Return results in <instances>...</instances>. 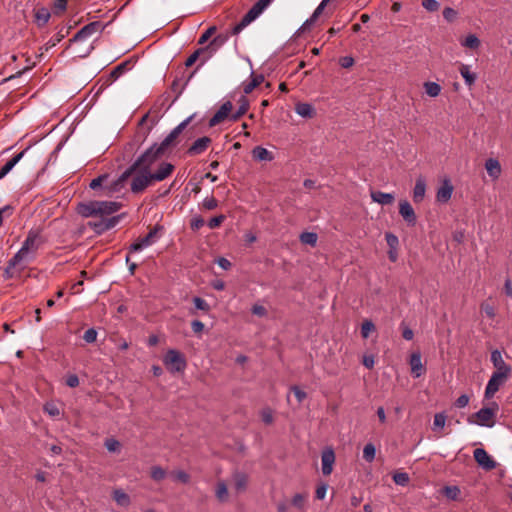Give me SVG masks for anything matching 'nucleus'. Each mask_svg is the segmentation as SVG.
Segmentation results:
<instances>
[{
    "instance_id": "33",
    "label": "nucleus",
    "mask_w": 512,
    "mask_h": 512,
    "mask_svg": "<svg viewBox=\"0 0 512 512\" xmlns=\"http://www.w3.org/2000/svg\"><path fill=\"white\" fill-rule=\"evenodd\" d=\"M50 12L46 8L38 9L35 13V19L38 26H44L50 19Z\"/></svg>"
},
{
    "instance_id": "34",
    "label": "nucleus",
    "mask_w": 512,
    "mask_h": 512,
    "mask_svg": "<svg viewBox=\"0 0 512 512\" xmlns=\"http://www.w3.org/2000/svg\"><path fill=\"white\" fill-rule=\"evenodd\" d=\"M264 80L263 75H256L252 78V80L243 86V91L245 94L251 93L258 85L262 83Z\"/></svg>"
},
{
    "instance_id": "36",
    "label": "nucleus",
    "mask_w": 512,
    "mask_h": 512,
    "mask_svg": "<svg viewBox=\"0 0 512 512\" xmlns=\"http://www.w3.org/2000/svg\"><path fill=\"white\" fill-rule=\"evenodd\" d=\"M461 45L470 49H477L480 46V40L476 35L470 34L461 42Z\"/></svg>"
},
{
    "instance_id": "32",
    "label": "nucleus",
    "mask_w": 512,
    "mask_h": 512,
    "mask_svg": "<svg viewBox=\"0 0 512 512\" xmlns=\"http://www.w3.org/2000/svg\"><path fill=\"white\" fill-rule=\"evenodd\" d=\"M115 502L122 507H127L130 504V498L123 490L118 489L113 493Z\"/></svg>"
},
{
    "instance_id": "28",
    "label": "nucleus",
    "mask_w": 512,
    "mask_h": 512,
    "mask_svg": "<svg viewBox=\"0 0 512 512\" xmlns=\"http://www.w3.org/2000/svg\"><path fill=\"white\" fill-rule=\"evenodd\" d=\"M253 158L258 161H272L273 155L266 148L257 146L252 150Z\"/></svg>"
},
{
    "instance_id": "15",
    "label": "nucleus",
    "mask_w": 512,
    "mask_h": 512,
    "mask_svg": "<svg viewBox=\"0 0 512 512\" xmlns=\"http://www.w3.org/2000/svg\"><path fill=\"white\" fill-rule=\"evenodd\" d=\"M120 204L115 201H97V216H108L120 209Z\"/></svg>"
},
{
    "instance_id": "21",
    "label": "nucleus",
    "mask_w": 512,
    "mask_h": 512,
    "mask_svg": "<svg viewBox=\"0 0 512 512\" xmlns=\"http://www.w3.org/2000/svg\"><path fill=\"white\" fill-rule=\"evenodd\" d=\"M485 169L492 179H498L501 175V165L497 159L489 158L486 160Z\"/></svg>"
},
{
    "instance_id": "1",
    "label": "nucleus",
    "mask_w": 512,
    "mask_h": 512,
    "mask_svg": "<svg viewBox=\"0 0 512 512\" xmlns=\"http://www.w3.org/2000/svg\"><path fill=\"white\" fill-rule=\"evenodd\" d=\"M164 152L157 144H153L142 153L130 166L135 176L131 181V191L140 193L153 182H160L168 178L174 171V165L168 162H160L156 170H153Z\"/></svg>"
},
{
    "instance_id": "44",
    "label": "nucleus",
    "mask_w": 512,
    "mask_h": 512,
    "mask_svg": "<svg viewBox=\"0 0 512 512\" xmlns=\"http://www.w3.org/2000/svg\"><path fill=\"white\" fill-rule=\"evenodd\" d=\"M107 180H108V175L107 174L100 175L97 178H94L90 182V188L95 190V189H97L99 187H103L104 183L105 184L108 183Z\"/></svg>"
},
{
    "instance_id": "3",
    "label": "nucleus",
    "mask_w": 512,
    "mask_h": 512,
    "mask_svg": "<svg viewBox=\"0 0 512 512\" xmlns=\"http://www.w3.org/2000/svg\"><path fill=\"white\" fill-rule=\"evenodd\" d=\"M273 0H258L232 29V34H239L245 27L256 20L272 3Z\"/></svg>"
},
{
    "instance_id": "53",
    "label": "nucleus",
    "mask_w": 512,
    "mask_h": 512,
    "mask_svg": "<svg viewBox=\"0 0 512 512\" xmlns=\"http://www.w3.org/2000/svg\"><path fill=\"white\" fill-rule=\"evenodd\" d=\"M481 311L489 318H494L496 315L494 307L487 302L481 304Z\"/></svg>"
},
{
    "instance_id": "25",
    "label": "nucleus",
    "mask_w": 512,
    "mask_h": 512,
    "mask_svg": "<svg viewBox=\"0 0 512 512\" xmlns=\"http://www.w3.org/2000/svg\"><path fill=\"white\" fill-rule=\"evenodd\" d=\"M459 72H460L461 76L463 77L465 84L468 87H471L475 83V81L477 79V75L475 73L471 72L469 65L463 64V63L460 64Z\"/></svg>"
},
{
    "instance_id": "7",
    "label": "nucleus",
    "mask_w": 512,
    "mask_h": 512,
    "mask_svg": "<svg viewBox=\"0 0 512 512\" xmlns=\"http://www.w3.org/2000/svg\"><path fill=\"white\" fill-rule=\"evenodd\" d=\"M510 378L505 374H498L493 372L485 389V397L492 398L502 385Z\"/></svg>"
},
{
    "instance_id": "29",
    "label": "nucleus",
    "mask_w": 512,
    "mask_h": 512,
    "mask_svg": "<svg viewBox=\"0 0 512 512\" xmlns=\"http://www.w3.org/2000/svg\"><path fill=\"white\" fill-rule=\"evenodd\" d=\"M239 103V108L236 110V112L230 115V120L232 121H237L241 116H243L247 112L249 108V101L245 96L240 97Z\"/></svg>"
},
{
    "instance_id": "26",
    "label": "nucleus",
    "mask_w": 512,
    "mask_h": 512,
    "mask_svg": "<svg viewBox=\"0 0 512 512\" xmlns=\"http://www.w3.org/2000/svg\"><path fill=\"white\" fill-rule=\"evenodd\" d=\"M295 112L303 118H312L315 115L314 107L309 103H297Z\"/></svg>"
},
{
    "instance_id": "41",
    "label": "nucleus",
    "mask_w": 512,
    "mask_h": 512,
    "mask_svg": "<svg viewBox=\"0 0 512 512\" xmlns=\"http://www.w3.org/2000/svg\"><path fill=\"white\" fill-rule=\"evenodd\" d=\"M234 484L235 489L238 491H242L245 489L247 484V477L242 473H237L234 475Z\"/></svg>"
},
{
    "instance_id": "23",
    "label": "nucleus",
    "mask_w": 512,
    "mask_h": 512,
    "mask_svg": "<svg viewBox=\"0 0 512 512\" xmlns=\"http://www.w3.org/2000/svg\"><path fill=\"white\" fill-rule=\"evenodd\" d=\"M96 206L97 201L81 203L78 206V213L85 218L97 216Z\"/></svg>"
},
{
    "instance_id": "47",
    "label": "nucleus",
    "mask_w": 512,
    "mask_h": 512,
    "mask_svg": "<svg viewBox=\"0 0 512 512\" xmlns=\"http://www.w3.org/2000/svg\"><path fill=\"white\" fill-rule=\"evenodd\" d=\"M105 447L109 452H118L120 450V442L114 438L107 439L105 441Z\"/></svg>"
},
{
    "instance_id": "13",
    "label": "nucleus",
    "mask_w": 512,
    "mask_h": 512,
    "mask_svg": "<svg viewBox=\"0 0 512 512\" xmlns=\"http://www.w3.org/2000/svg\"><path fill=\"white\" fill-rule=\"evenodd\" d=\"M119 222V217L118 216H113V217H110V218H103L99 221H91L89 222V226L91 228H93V230L98 233V234H101L111 228H113L114 226H116Z\"/></svg>"
},
{
    "instance_id": "52",
    "label": "nucleus",
    "mask_w": 512,
    "mask_h": 512,
    "mask_svg": "<svg viewBox=\"0 0 512 512\" xmlns=\"http://www.w3.org/2000/svg\"><path fill=\"white\" fill-rule=\"evenodd\" d=\"M216 31V27L215 26H211L209 27L199 38L198 40V44L200 45H203L204 43H206L209 38L215 33Z\"/></svg>"
},
{
    "instance_id": "19",
    "label": "nucleus",
    "mask_w": 512,
    "mask_h": 512,
    "mask_svg": "<svg viewBox=\"0 0 512 512\" xmlns=\"http://www.w3.org/2000/svg\"><path fill=\"white\" fill-rule=\"evenodd\" d=\"M409 364L411 367V373H412L413 377L419 378L420 376H422L424 374L425 367L422 364L420 352H413L410 355Z\"/></svg>"
},
{
    "instance_id": "24",
    "label": "nucleus",
    "mask_w": 512,
    "mask_h": 512,
    "mask_svg": "<svg viewBox=\"0 0 512 512\" xmlns=\"http://www.w3.org/2000/svg\"><path fill=\"white\" fill-rule=\"evenodd\" d=\"M371 198L374 202L381 205H390L395 199L392 193H385L381 191L371 192Z\"/></svg>"
},
{
    "instance_id": "40",
    "label": "nucleus",
    "mask_w": 512,
    "mask_h": 512,
    "mask_svg": "<svg viewBox=\"0 0 512 512\" xmlns=\"http://www.w3.org/2000/svg\"><path fill=\"white\" fill-rule=\"evenodd\" d=\"M373 331H375L374 323L371 320H365L361 325V336L367 339Z\"/></svg>"
},
{
    "instance_id": "48",
    "label": "nucleus",
    "mask_w": 512,
    "mask_h": 512,
    "mask_svg": "<svg viewBox=\"0 0 512 512\" xmlns=\"http://www.w3.org/2000/svg\"><path fill=\"white\" fill-rule=\"evenodd\" d=\"M306 498H307L306 494L298 493L293 497L292 504L295 507H297L298 509H303Z\"/></svg>"
},
{
    "instance_id": "59",
    "label": "nucleus",
    "mask_w": 512,
    "mask_h": 512,
    "mask_svg": "<svg viewBox=\"0 0 512 512\" xmlns=\"http://www.w3.org/2000/svg\"><path fill=\"white\" fill-rule=\"evenodd\" d=\"M456 15L457 13L453 8L446 7L443 10V17L449 22L453 21L456 18Z\"/></svg>"
},
{
    "instance_id": "5",
    "label": "nucleus",
    "mask_w": 512,
    "mask_h": 512,
    "mask_svg": "<svg viewBox=\"0 0 512 512\" xmlns=\"http://www.w3.org/2000/svg\"><path fill=\"white\" fill-rule=\"evenodd\" d=\"M133 173V168L129 167L117 179L104 184L103 189L106 191V194L110 195L122 191Z\"/></svg>"
},
{
    "instance_id": "16",
    "label": "nucleus",
    "mask_w": 512,
    "mask_h": 512,
    "mask_svg": "<svg viewBox=\"0 0 512 512\" xmlns=\"http://www.w3.org/2000/svg\"><path fill=\"white\" fill-rule=\"evenodd\" d=\"M322 462V473L324 475H330L333 470V465L335 462V453L333 449L326 448L321 455Z\"/></svg>"
},
{
    "instance_id": "9",
    "label": "nucleus",
    "mask_w": 512,
    "mask_h": 512,
    "mask_svg": "<svg viewBox=\"0 0 512 512\" xmlns=\"http://www.w3.org/2000/svg\"><path fill=\"white\" fill-rule=\"evenodd\" d=\"M159 230V227H154L146 236L138 239L136 242L131 244L130 251L139 252L154 244L157 241V233Z\"/></svg>"
},
{
    "instance_id": "58",
    "label": "nucleus",
    "mask_w": 512,
    "mask_h": 512,
    "mask_svg": "<svg viewBox=\"0 0 512 512\" xmlns=\"http://www.w3.org/2000/svg\"><path fill=\"white\" fill-rule=\"evenodd\" d=\"M204 50H206V49H205V48H204V49H198V50H196L194 53H192V54L187 58V60H186V62H185V65H186L187 67L192 66V65L196 62V60L198 59V57H199L200 53H201L202 51H204Z\"/></svg>"
},
{
    "instance_id": "62",
    "label": "nucleus",
    "mask_w": 512,
    "mask_h": 512,
    "mask_svg": "<svg viewBox=\"0 0 512 512\" xmlns=\"http://www.w3.org/2000/svg\"><path fill=\"white\" fill-rule=\"evenodd\" d=\"M66 384L67 386L71 388H75L79 385V378L76 374H70L66 378Z\"/></svg>"
},
{
    "instance_id": "63",
    "label": "nucleus",
    "mask_w": 512,
    "mask_h": 512,
    "mask_svg": "<svg viewBox=\"0 0 512 512\" xmlns=\"http://www.w3.org/2000/svg\"><path fill=\"white\" fill-rule=\"evenodd\" d=\"M128 67V62H123L119 64L111 73L112 76L118 77L119 75L123 74Z\"/></svg>"
},
{
    "instance_id": "2",
    "label": "nucleus",
    "mask_w": 512,
    "mask_h": 512,
    "mask_svg": "<svg viewBox=\"0 0 512 512\" xmlns=\"http://www.w3.org/2000/svg\"><path fill=\"white\" fill-rule=\"evenodd\" d=\"M42 243L38 232L30 230L21 248L10 259V267H19V271L25 269L26 264L33 261Z\"/></svg>"
},
{
    "instance_id": "42",
    "label": "nucleus",
    "mask_w": 512,
    "mask_h": 512,
    "mask_svg": "<svg viewBox=\"0 0 512 512\" xmlns=\"http://www.w3.org/2000/svg\"><path fill=\"white\" fill-rule=\"evenodd\" d=\"M443 494L450 500H456L460 494V489L457 486H446L443 489Z\"/></svg>"
},
{
    "instance_id": "38",
    "label": "nucleus",
    "mask_w": 512,
    "mask_h": 512,
    "mask_svg": "<svg viewBox=\"0 0 512 512\" xmlns=\"http://www.w3.org/2000/svg\"><path fill=\"white\" fill-rule=\"evenodd\" d=\"M216 497L219 501L224 502L228 498V489L224 482H219L215 491Z\"/></svg>"
},
{
    "instance_id": "51",
    "label": "nucleus",
    "mask_w": 512,
    "mask_h": 512,
    "mask_svg": "<svg viewBox=\"0 0 512 512\" xmlns=\"http://www.w3.org/2000/svg\"><path fill=\"white\" fill-rule=\"evenodd\" d=\"M174 480L182 482V483H188L190 480V476L183 470H178L173 472L172 474Z\"/></svg>"
},
{
    "instance_id": "22",
    "label": "nucleus",
    "mask_w": 512,
    "mask_h": 512,
    "mask_svg": "<svg viewBox=\"0 0 512 512\" xmlns=\"http://www.w3.org/2000/svg\"><path fill=\"white\" fill-rule=\"evenodd\" d=\"M426 192V182L425 179L419 177L416 180L414 189H413V200L414 202H421L425 197Z\"/></svg>"
},
{
    "instance_id": "6",
    "label": "nucleus",
    "mask_w": 512,
    "mask_h": 512,
    "mask_svg": "<svg viewBox=\"0 0 512 512\" xmlns=\"http://www.w3.org/2000/svg\"><path fill=\"white\" fill-rule=\"evenodd\" d=\"M164 363L172 372H181L186 367L184 357L176 350L170 349L164 357Z\"/></svg>"
},
{
    "instance_id": "39",
    "label": "nucleus",
    "mask_w": 512,
    "mask_h": 512,
    "mask_svg": "<svg viewBox=\"0 0 512 512\" xmlns=\"http://www.w3.org/2000/svg\"><path fill=\"white\" fill-rule=\"evenodd\" d=\"M376 449L372 443H368L364 446L363 449V458L367 462H372L375 459Z\"/></svg>"
},
{
    "instance_id": "35",
    "label": "nucleus",
    "mask_w": 512,
    "mask_h": 512,
    "mask_svg": "<svg viewBox=\"0 0 512 512\" xmlns=\"http://www.w3.org/2000/svg\"><path fill=\"white\" fill-rule=\"evenodd\" d=\"M447 416L444 412L436 413L434 415L433 430H442L445 427Z\"/></svg>"
},
{
    "instance_id": "50",
    "label": "nucleus",
    "mask_w": 512,
    "mask_h": 512,
    "mask_svg": "<svg viewBox=\"0 0 512 512\" xmlns=\"http://www.w3.org/2000/svg\"><path fill=\"white\" fill-rule=\"evenodd\" d=\"M97 331L94 329V328H89L87 329L85 332H84V335H83V339L87 342V343H93L96 341L97 339Z\"/></svg>"
},
{
    "instance_id": "30",
    "label": "nucleus",
    "mask_w": 512,
    "mask_h": 512,
    "mask_svg": "<svg viewBox=\"0 0 512 512\" xmlns=\"http://www.w3.org/2000/svg\"><path fill=\"white\" fill-rule=\"evenodd\" d=\"M229 39L228 34H219L212 39V41L205 47L206 50L216 51L223 46Z\"/></svg>"
},
{
    "instance_id": "11",
    "label": "nucleus",
    "mask_w": 512,
    "mask_h": 512,
    "mask_svg": "<svg viewBox=\"0 0 512 512\" xmlns=\"http://www.w3.org/2000/svg\"><path fill=\"white\" fill-rule=\"evenodd\" d=\"M491 362L496 369L494 371L495 373L511 376L512 369L510 365L504 361L502 353L499 350H494L491 352Z\"/></svg>"
},
{
    "instance_id": "49",
    "label": "nucleus",
    "mask_w": 512,
    "mask_h": 512,
    "mask_svg": "<svg viewBox=\"0 0 512 512\" xmlns=\"http://www.w3.org/2000/svg\"><path fill=\"white\" fill-rule=\"evenodd\" d=\"M422 6L429 12H435L439 9L440 4L436 0H423Z\"/></svg>"
},
{
    "instance_id": "64",
    "label": "nucleus",
    "mask_w": 512,
    "mask_h": 512,
    "mask_svg": "<svg viewBox=\"0 0 512 512\" xmlns=\"http://www.w3.org/2000/svg\"><path fill=\"white\" fill-rule=\"evenodd\" d=\"M298 402L301 403L306 398V393L297 386L291 388Z\"/></svg>"
},
{
    "instance_id": "54",
    "label": "nucleus",
    "mask_w": 512,
    "mask_h": 512,
    "mask_svg": "<svg viewBox=\"0 0 512 512\" xmlns=\"http://www.w3.org/2000/svg\"><path fill=\"white\" fill-rule=\"evenodd\" d=\"M193 303H194L196 309L203 310V311H209V309H210L209 304L204 299H202L200 297H194Z\"/></svg>"
},
{
    "instance_id": "18",
    "label": "nucleus",
    "mask_w": 512,
    "mask_h": 512,
    "mask_svg": "<svg viewBox=\"0 0 512 512\" xmlns=\"http://www.w3.org/2000/svg\"><path fill=\"white\" fill-rule=\"evenodd\" d=\"M211 144V139L207 136L198 138L187 150V154L190 156L200 155L206 151Z\"/></svg>"
},
{
    "instance_id": "10",
    "label": "nucleus",
    "mask_w": 512,
    "mask_h": 512,
    "mask_svg": "<svg viewBox=\"0 0 512 512\" xmlns=\"http://www.w3.org/2000/svg\"><path fill=\"white\" fill-rule=\"evenodd\" d=\"M102 31L100 22H91L82 27L73 37L72 41H84L96 33Z\"/></svg>"
},
{
    "instance_id": "14",
    "label": "nucleus",
    "mask_w": 512,
    "mask_h": 512,
    "mask_svg": "<svg viewBox=\"0 0 512 512\" xmlns=\"http://www.w3.org/2000/svg\"><path fill=\"white\" fill-rule=\"evenodd\" d=\"M232 107L233 106L230 101H226L225 103H223L217 110V112L214 114V116L209 120V126H216L217 124L223 122L225 119L230 117Z\"/></svg>"
},
{
    "instance_id": "55",
    "label": "nucleus",
    "mask_w": 512,
    "mask_h": 512,
    "mask_svg": "<svg viewBox=\"0 0 512 512\" xmlns=\"http://www.w3.org/2000/svg\"><path fill=\"white\" fill-rule=\"evenodd\" d=\"M217 205V200L214 197H206L202 202V206L206 210H213L217 207Z\"/></svg>"
},
{
    "instance_id": "43",
    "label": "nucleus",
    "mask_w": 512,
    "mask_h": 512,
    "mask_svg": "<svg viewBox=\"0 0 512 512\" xmlns=\"http://www.w3.org/2000/svg\"><path fill=\"white\" fill-rule=\"evenodd\" d=\"M393 481L400 486H405L409 482V475L405 472H398L393 475Z\"/></svg>"
},
{
    "instance_id": "8",
    "label": "nucleus",
    "mask_w": 512,
    "mask_h": 512,
    "mask_svg": "<svg viewBox=\"0 0 512 512\" xmlns=\"http://www.w3.org/2000/svg\"><path fill=\"white\" fill-rule=\"evenodd\" d=\"M495 414V410L491 408H482L474 414V416L477 418V421L475 422L471 418H468V422L470 424H477L479 426L492 427L494 425Z\"/></svg>"
},
{
    "instance_id": "45",
    "label": "nucleus",
    "mask_w": 512,
    "mask_h": 512,
    "mask_svg": "<svg viewBox=\"0 0 512 512\" xmlns=\"http://www.w3.org/2000/svg\"><path fill=\"white\" fill-rule=\"evenodd\" d=\"M166 476V472L163 468L159 467V466H154L152 467L151 469V477L155 480V481H161L165 478Z\"/></svg>"
},
{
    "instance_id": "37",
    "label": "nucleus",
    "mask_w": 512,
    "mask_h": 512,
    "mask_svg": "<svg viewBox=\"0 0 512 512\" xmlns=\"http://www.w3.org/2000/svg\"><path fill=\"white\" fill-rule=\"evenodd\" d=\"M299 238L303 244L315 246L317 243L318 236L314 232H303Z\"/></svg>"
},
{
    "instance_id": "20",
    "label": "nucleus",
    "mask_w": 512,
    "mask_h": 512,
    "mask_svg": "<svg viewBox=\"0 0 512 512\" xmlns=\"http://www.w3.org/2000/svg\"><path fill=\"white\" fill-rule=\"evenodd\" d=\"M453 193V186L450 184L449 180H445L442 186L437 190L436 198L437 201L446 203L450 200Z\"/></svg>"
},
{
    "instance_id": "57",
    "label": "nucleus",
    "mask_w": 512,
    "mask_h": 512,
    "mask_svg": "<svg viewBox=\"0 0 512 512\" xmlns=\"http://www.w3.org/2000/svg\"><path fill=\"white\" fill-rule=\"evenodd\" d=\"M401 328H402V337L407 340V341H410L413 339L414 337V332L412 329H410L408 326H406L404 323L401 324Z\"/></svg>"
},
{
    "instance_id": "56",
    "label": "nucleus",
    "mask_w": 512,
    "mask_h": 512,
    "mask_svg": "<svg viewBox=\"0 0 512 512\" xmlns=\"http://www.w3.org/2000/svg\"><path fill=\"white\" fill-rule=\"evenodd\" d=\"M261 418L265 424H271L273 422V413L269 408H265L261 411Z\"/></svg>"
},
{
    "instance_id": "12",
    "label": "nucleus",
    "mask_w": 512,
    "mask_h": 512,
    "mask_svg": "<svg viewBox=\"0 0 512 512\" xmlns=\"http://www.w3.org/2000/svg\"><path fill=\"white\" fill-rule=\"evenodd\" d=\"M473 456L478 465L486 470H492L496 467V462L483 448H476Z\"/></svg>"
},
{
    "instance_id": "4",
    "label": "nucleus",
    "mask_w": 512,
    "mask_h": 512,
    "mask_svg": "<svg viewBox=\"0 0 512 512\" xmlns=\"http://www.w3.org/2000/svg\"><path fill=\"white\" fill-rule=\"evenodd\" d=\"M194 117L193 115H190L185 120H183L181 123H179L163 140L160 144H157V146L162 150L164 153L165 151L175 145V141L178 138V136L182 133V131L189 125V123L192 121Z\"/></svg>"
},
{
    "instance_id": "46",
    "label": "nucleus",
    "mask_w": 512,
    "mask_h": 512,
    "mask_svg": "<svg viewBox=\"0 0 512 512\" xmlns=\"http://www.w3.org/2000/svg\"><path fill=\"white\" fill-rule=\"evenodd\" d=\"M44 411L51 417H57L60 415V410L55 403H46L44 405Z\"/></svg>"
},
{
    "instance_id": "27",
    "label": "nucleus",
    "mask_w": 512,
    "mask_h": 512,
    "mask_svg": "<svg viewBox=\"0 0 512 512\" xmlns=\"http://www.w3.org/2000/svg\"><path fill=\"white\" fill-rule=\"evenodd\" d=\"M324 10V5H321L319 4L317 6V8L314 10L313 14L311 15L310 18H308L303 24L302 26L298 29L297 33H303L305 32L306 30H308L310 28V26L317 20V18L320 16V14L323 12Z\"/></svg>"
},
{
    "instance_id": "31",
    "label": "nucleus",
    "mask_w": 512,
    "mask_h": 512,
    "mask_svg": "<svg viewBox=\"0 0 512 512\" xmlns=\"http://www.w3.org/2000/svg\"><path fill=\"white\" fill-rule=\"evenodd\" d=\"M423 87H424V90H425V93L430 96V97H437L440 93H441V86L436 83V82H432V81H427L423 84Z\"/></svg>"
},
{
    "instance_id": "17",
    "label": "nucleus",
    "mask_w": 512,
    "mask_h": 512,
    "mask_svg": "<svg viewBox=\"0 0 512 512\" xmlns=\"http://www.w3.org/2000/svg\"><path fill=\"white\" fill-rule=\"evenodd\" d=\"M399 213L408 225L416 224V214L408 201L404 200L399 203Z\"/></svg>"
},
{
    "instance_id": "61",
    "label": "nucleus",
    "mask_w": 512,
    "mask_h": 512,
    "mask_svg": "<svg viewBox=\"0 0 512 512\" xmlns=\"http://www.w3.org/2000/svg\"><path fill=\"white\" fill-rule=\"evenodd\" d=\"M385 238H386V241H387V244L389 245V247L391 249H395L396 246L398 245V238H397V236H395L392 233H386Z\"/></svg>"
},
{
    "instance_id": "60",
    "label": "nucleus",
    "mask_w": 512,
    "mask_h": 512,
    "mask_svg": "<svg viewBox=\"0 0 512 512\" xmlns=\"http://www.w3.org/2000/svg\"><path fill=\"white\" fill-rule=\"evenodd\" d=\"M224 216L223 215H219V216H215L213 218H211L208 222V227L210 229H214L216 227H218L223 221H224Z\"/></svg>"
}]
</instances>
